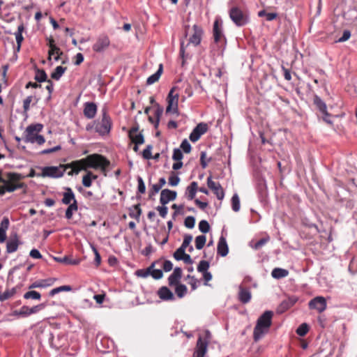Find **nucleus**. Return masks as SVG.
Segmentation results:
<instances>
[{
	"label": "nucleus",
	"instance_id": "f257e3e1",
	"mask_svg": "<svg viewBox=\"0 0 357 357\" xmlns=\"http://www.w3.org/2000/svg\"><path fill=\"white\" fill-rule=\"evenodd\" d=\"M23 176L16 172H8L3 176L0 170V195L24 188L26 185L20 182Z\"/></svg>",
	"mask_w": 357,
	"mask_h": 357
},
{
	"label": "nucleus",
	"instance_id": "f03ea898",
	"mask_svg": "<svg viewBox=\"0 0 357 357\" xmlns=\"http://www.w3.org/2000/svg\"><path fill=\"white\" fill-rule=\"evenodd\" d=\"M102 118L100 120H96L89 123L86 126V130L89 132L95 131L101 136H105L110 132L112 128V119L107 114L105 108L102 109Z\"/></svg>",
	"mask_w": 357,
	"mask_h": 357
},
{
	"label": "nucleus",
	"instance_id": "7ed1b4c3",
	"mask_svg": "<svg viewBox=\"0 0 357 357\" xmlns=\"http://www.w3.org/2000/svg\"><path fill=\"white\" fill-rule=\"evenodd\" d=\"M273 316L272 311L266 310L258 318L253 331V338L255 342L261 340L268 332L272 324Z\"/></svg>",
	"mask_w": 357,
	"mask_h": 357
},
{
	"label": "nucleus",
	"instance_id": "20e7f679",
	"mask_svg": "<svg viewBox=\"0 0 357 357\" xmlns=\"http://www.w3.org/2000/svg\"><path fill=\"white\" fill-rule=\"evenodd\" d=\"M43 126L41 123H35L28 126L23 135L24 141L26 143L35 144L43 145L45 142V137L40 135L42 131Z\"/></svg>",
	"mask_w": 357,
	"mask_h": 357
},
{
	"label": "nucleus",
	"instance_id": "39448f33",
	"mask_svg": "<svg viewBox=\"0 0 357 357\" xmlns=\"http://www.w3.org/2000/svg\"><path fill=\"white\" fill-rule=\"evenodd\" d=\"M229 15L234 24L239 27L246 25L250 21L248 13L238 6L231 7Z\"/></svg>",
	"mask_w": 357,
	"mask_h": 357
},
{
	"label": "nucleus",
	"instance_id": "423d86ee",
	"mask_svg": "<svg viewBox=\"0 0 357 357\" xmlns=\"http://www.w3.org/2000/svg\"><path fill=\"white\" fill-rule=\"evenodd\" d=\"M41 174H37V176L50 177V178H60L62 177L65 172L70 169L67 165H61L59 166H47L42 167Z\"/></svg>",
	"mask_w": 357,
	"mask_h": 357
},
{
	"label": "nucleus",
	"instance_id": "0eeeda50",
	"mask_svg": "<svg viewBox=\"0 0 357 357\" xmlns=\"http://www.w3.org/2000/svg\"><path fill=\"white\" fill-rule=\"evenodd\" d=\"M176 89V86H174L168 93L167 98L168 105L166 108V113L178 114V103L179 96L178 93H175Z\"/></svg>",
	"mask_w": 357,
	"mask_h": 357
},
{
	"label": "nucleus",
	"instance_id": "6e6552de",
	"mask_svg": "<svg viewBox=\"0 0 357 357\" xmlns=\"http://www.w3.org/2000/svg\"><path fill=\"white\" fill-rule=\"evenodd\" d=\"M90 168L101 169L105 170L109 165V162L102 155L99 154H91L87 156Z\"/></svg>",
	"mask_w": 357,
	"mask_h": 357
},
{
	"label": "nucleus",
	"instance_id": "1a4fd4ad",
	"mask_svg": "<svg viewBox=\"0 0 357 357\" xmlns=\"http://www.w3.org/2000/svg\"><path fill=\"white\" fill-rule=\"evenodd\" d=\"M213 32L215 43L221 46L225 45L226 39L223 33L222 22L219 17H217L213 23Z\"/></svg>",
	"mask_w": 357,
	"mask_h": 357
},
{
	"label": "nucleus",
	"instance_id": "9d476101",
	"mask_svg": "<svg viewBox=\"0 0 357 357\" xmlns=\"http://www.w3.org/2000/svg\"><path fill=\"white\" fill-rule=\"evenodd\" d=\"M89 164V162L87 160V157L79 160L73 161L68 164L70 171L68 172V174L69 176L78 174L81 170H86L88 168H90Z\"/></svg>",
	"mask_w": 357,
	"mask_h": 357
},
{
	"label": "nucleus",
	"instance_id": "9b49d317",
	"mask_svg": "<svg viewBox=\"0 0 357 357\" xmlns=\"http://www.w3.org/2000/svg\"><path fill=\"white\" fill-rule=\"evenodd\" d=\"M110 45V40L107 35L102 34L99 36L96 43L93 45V50L96 52H103Z\"/></svg>",
	"mask_w": 357,
	"mask_h": 357
},
{
	"label": "nucleus",
	"instance_id": "f8f14e48",
	"mask_svg": "<svg viewBox=\"0 0 357 357\" xmlns=\"http://www.w3.org/2000/svg\"><path fill=\"white\" fill-rule=\"evenodd\" d=\"M310 309L316 310L319 313H321L327 307L326 298L323 296H317L312 299L308 303Z\"/></svg>",
	"mask_w": 357,
	"mask_h": 357
},
{
	"label": "nucleus",
	"instance_id": "ddd939ff",
	"mask_svg": "<svg viewBox=\"0 0 357 357\" xmlns=\"http://www.w3.org/2000/svg\"><path fill=\"white\" fill-rule=\"evenodd\" d=\"M208 130V126L205 123H199L197 125V126L192 130L191 133L190 134L189 139L192 142H196L199 139L201 136L206 133Z\"/></svg>",
	"mask_w": 357,
	"mask_h": 357
},
{
	"label": "nucleus",
	"instance_id": "4468645a",
	"mask_svg": "<svg viewBox=\"0 0 357 357\" xmlns=\"http://www.w3.org/2000/svg\"><path fill=\"white\" fill-rule=\"evenodd\" d=\"M207 185L213 192L219 200H222L225 197V192L221 185L218 182L213 181L211 176L207 178Z\"/></svg>",
	"mask_w": 357,
	"mask_h": 357
},
{
	"label": "nucleus",
	"instance_id": "2eb2a0df",
	"mask_svg": "<svg viewBox=\"0 0 357 357\" xmlns=\"http://www.w3.org/2000/svg\"><path fill=\"white\" fill-rule=\"evenodd\" d=\"M45 303H41L32 307L28 306H22L19 311H15V314L22 317H28L32 314H36L45 307Z\"/></svg>",
	"mask_w": 357,
	"mask_h": 357
},
{
	"label": "nucleus",
	"instance_id": "dca6fc26",
	"mask_svg": "<svg viewBox=\"0 0 357 357\" xmlns=\"http://www.w3.org/2000/svg\"><path fill=\"white\" fill-rule=\"evenodd\" d=\"M207 347V341H203L202 337L199 335L193 353V357H204L206 353Z\"/></svg>",
	"mask_w": 357,
	"mask_h": 357
},
{
	"label": "nucleus",
	"instance_id": "f3484780",
	"mask_svg": "<svg viewBox=\"0 0 357 357\" xmlns=\"http://www.w3.org/2000/svg\"><path fill=\"white\" fill-rule=\"evenodd\" d=\"M177 193L176 191L164 189L160 192V202L162 205H166L169 202L176 199Z\"/></svg>",
	"mask_w": 357,
	"mask_h": 357
},
{
	"label": "nucleus",
	"instance_id": "a211bd4d",
	"mask_svg": "<svg viewBox=\"0 0 357 357\" xmlns=\"http://www.w3.org/2000/svg\"><path fill=\"white\" fill-rule=\"evenodd\" d=\"M193 34L189 38V43L197 46L201 43L203 30L198 25L195 24L193 26Z\"/></svg>",
	"mask_w": 357,
	"mask_h": 357
},
{
	"label": "nucleus",
	"instance_id": "6ab92c4d",
	"mask_svg": "<svg viewBox=\"0 0 357 357\" xmlns=\"http://www.w3.org/2000/svg\"><path fill=\"white\" fill-rule=\"evenodd\" d=\"M84 115L87 119H93L97 113V105L92 102H86L84 104Z\"/></svg>",
	"mask_w": 357,
	"mask_h": 357
},
{
	"label": "nucleus",
	"instance_id": "aec40b11",
	"mask_svg": "<svg viewBox=\"0 0 357 357\" xmlns=\"http://www.w3.org/2000/svg\"><path fill=\"white\" fill-rule=\"evenodd\" d=\"M137 127H132L129 131V137L135 144H142L144 142V136L142 133H137Z\"/></svg>",
	"mask_w": 357,
	"mask_h": 357
},
{
	"label": "nucleus",
	"instance_id": "412c9836",
	"mask_svg": "<svg viewBox=\"0 0 357 357\" xmlns=\"http://www.w3.org/2000/svg\"><path fill=\"white\" fill-rule=\"evenodd\" d=\"M238 298V300L243 304L249 303L252 298L250 289L240 286Z\"/></svg>",
	"mask_w": 357,
	"mask_h": 357
},
{
	"label": "nucleus",
	"instance_id": "4be33fe9",
	"mask_svg": "<svg viewBox=\"0 0 357 357\" xmlns=\"http://www.w3.org/2000/svg\"><path fill=\"white\" fill-rule=\"evenodd\" d=\"M217 252L221 257H225L227 255L229 252V248L227 243V241L225 237L221 236L219 238L218 246H217Z\"/></svg>",
	"mask_w": 357,
	"mask_h": 357
},
{
	"label": "nucleus",
	"instance_id": "5701e85b",
	"mask_svg": "<svg viewBox=\"0 0 357 357\" xmlns=\"http://www.w3.org/2000/svg\"><path fill=\"white\" fill-rule=\"evenodd\" d=\"M74 201H77L75 194L70 188H65V192L63 193V198L61 202L63 204L70 205Z\"/></svg>",
	"mask_w": 357,
	"mask_h": 357
},
{
	"label": "nucleus",
	"instance_id": "b1692460",
	"mask_svg": "<svg viewBox=\"0 0 357 357\" xmlns=\"http://www.w3.org/2000/svg\"><path fill=\"white\" fill-rule=\"evenodd\" d=\"M158 295L159 298L163 301H172L174 299L173 293L167 287L160 288L158 291Z\"/></svg>",
	"mask_w": 357,
	"mask_h": 357
},
{
	"label": "nucleus",
	"instance_id": "393cba45",
	"mask_svg": "<svg viewBox=\"0 0 357 357\" xmlns=\"http://www.w3.org/2000/svg\"><path fill=\"white\" fill-rule=\"evenodd\" d=\"M54 279L48 278L45 280H40L33 282L29 287V289H35V288H45L50 287L53 284L54 282Z\"/></svg>",
	"mask_w": 357,
	"mask_h": 357
},
{
	"label": "nucleus",
	"instance_id": "a878e982",
	"mask_svg": "<svg viewBox=\"0 0 357 357\" xmlns=\"http://www.w3.org/2000/svg\"><path fill=\"white\" fill-rule=\"evenodd\" d=\"M182 276V270L181 268L176 267L174 269L173 273L168 278L169 284L170 286L178 284L179 280Z\"/></svg>",
	"mask_w": 357,
	"mask_h": 357
},
{
	"label": "nucleus",
	"instance_id": "bb28decb",
	"mask_svg": "<svg viewBox=\"0 0 357 357\" xmlns=\"http://www.w3.org/2000/svg\"><path fill=\"white\" fill-rule=\"evenodd\" d=\"M9 227V220L8 218H3L0 224V243H3L6 239V231Z\"/></svg>",
	"mask_w": 357,
	"mask_h": 357
},
{
	"label": "nucleus",
	"instance_id": "cd10ccee",
	"mask_svg": "<svg viewBox=\"0 0 357 357\" xmlns=\"http://www.w3.org/2000/svg\"><path fill=\"white\" fill-rule=\"evenodd\" d=\"M20 244L19 240L17 238V235L15 236L13 238H10L7 241L6 243V252L8 253H12L15 252Z\"/></svg>",
	"mask_w": 357,
	"mask_h": 357
},
{
	"label": "nucleus",
	"instance_id": "c85d7f7f",
	"mask_svg": "<svg viewBox=\"0 0 357 357\" xmlns=\"http://www.w3.org/2000/svg\"><path fill=\"white\" fill-rule=\"evenodd\" d=\"M155 107L156 109L154 112L155 119L152 116H149V120L151 123H154V126L156 128L159 125L160 118L163 113V108L157 103L155 104Z\"/></svg>",
	"mask_w": 357,
	"mask_h": 357
},
{
	"label": "nucleus",
	"instance_id": "c756f323",
	"mask_svg": "<svg viewBox=\"0 0 357 357\" xmlns=\"http://www.w3.org/2000/svg\"><path fill=\"white\" fill-rule=\"evenodd\" d=\"M198 190L197 183L193 181L186 188V196L189 200H192L195 198L197 191Z\"/></svg>",
	"mask_w": 357,
	"mask_h": 357
},
{
	"label": "nucleus",
	"instance_id": "7c9ffc66",
	"mask_svg": "<svg viewBox=\"0 0 357 357\" xmlns=\"http://www.w3.org/2000/svg\"><path fill=\"white\" fill-rule=\"evenodd\" d=\"M314 105L317 107V108L319 110V112L323 114H326L327 111V107L326 103L321 100V98L318 96H314L313 100Z\"/></svg>",
	"mask_w": 357,
	"mask_h": 357
},
{
	"label": "nucleus",
	"instance_id": "2f4dec72",
	"mask_svg": "<svg viewBox=\"0 0 357 357\" xmlns=\"http://www.w3.org/2000/svg\"><path fill=\"white\" fill-rule=\"evenodd\" d=\"M162 70H163L162 64H160L158 70L154 74H153L152 75L149 76L147 78L146 84L148 85H151V84H154L155 82H156L159 79L160 77L161 76Z\"/></svg>",
	"mask_w": 357,
	"mask_h": 357
},
{
	"label": "nucleus",
	"instance_id": "473e14b6",
	"mask_svg": "<svg viewBox=\"0 0 357 357\" xmlns=\"http://www.w3.org/2000/svg\"><path fill=\"white\" fill-rule=\"evenodd\" d=\"M16 292L17 289L15 287L6 289L3 292H0V301L3 302L11 298L14 296Z\"/></svg>",
	"mask_w": 357,
	"mask_h": 357
},
{
	"label": "nucleus",
	"instance_id": "72a5a7b5",
	"mask_svg": "<svg viewBox=\"0 0 357 357\" xmlns=\"http://www.w3.org/2000/svg\"><path fill=\"white\" fill-rule=\"evenodd\" d=\"M288 275L289 271L282 268H275L271 272V275L275 279H281L287 277Z\"/></svg>",
	"mask_w": 357,
	"mask_h": 357
},
{
	"label": "nucleus",
	"instance_id": "f704fd0d",
	"mask_svg": "<svg viewBox=\"0 0 357 357\" xmlns=\"http://www.w3.org/2000/svg\"><path fill=\"white\" fill-rule=\"evenodd\" d=\"M166 180L164 177H162L159 179V182L157 184H154L152 185V188L149 192V196L151 197L157 194L160 190L165 185Z\"/></svg>",
	"mask_w": 357,
	"mask_h": 357
},
{
	"label": "nucleus",
	"instance_id": "c9c22d12",
	"mask_svg": "<svg viewBox=\"0 0 357 357\" xmlns=\"http://www.w3.org/2000/svg\"><path fill=\"white\" fill-rule=\"evenodd\" d=\"M78 210L77 202L74 201L72 204H70L67 209L66 210L65 217L68 220H70L73 217V213L76 212Z\"/></svg>",
	"mask_w": 357,
	"mask_h": 357
},
{
	"label": "nucleus",
	"instance_id": "e433bc0d",
	"mask_svg": "<svg viewBox=\"0 0 357 357\" xmlns=\"http://www.w3.org/2000/svg\"><path fill=\"white\" fill-rule=\"evenodd\" d=\"M92 178L96 179L97 176L94 175L91 172H88L82 178V184L84 187L89 188L92 185Z\"/></svg>",
	"mask_w": 357,
	"mask_h": 357
},
{
	"label": "nucleus",
	"instance_id": "4c0bfd02",
	"mask_svg": "<svg viewBox=\"0 0 357 357\" xmlns=\"http://www.w3.org/2000/svg\"><path fill=\"white\" fill-rule=\"evenodd\" d=\"M24 26L23 24H21L18 26L17 31L14 33L17 45H18V46H21L22 43L24 40V37L22 36V32L24 31Z\"/></svg>",
	"mask_w": 357,
	"mask_h": 357
},
{
	"label": "nucleus",
	"instance_id": "58836bf2",
	"mask_svg": "<svg viewBox=\"0 0 357 357\" xmlns=\"http://www.w3.org/2000/svg\"><path fill=\"white\" fill-rule=\"evenodd\" d=\"M66 70V68L65 67H63V66H57L54 72L52 73L51 74V77L55 80H59L61 76L63 75V73H65V71Z\"/></svg>",
	"mask_w": 357,
	"mask_h": 357
},
{
	"label": "nucleus",
	"instance_id": "ea45409f",
	"mask_svg": "<svg viewBox=\"0 0 357 357\" xmlns=\"http://www.w3.org/2000/svg\"><path fill=\"white\" fill-rule=\"evenodd\" d=\"M188 289L185 284H177L175 292L178 298H183L187 293Z\"/></svg>",
	"mask_w": 357,
	"mask_h": 357
},
{
	"label": "nucleus",
	"instance_id": "a19ab883",
	"mask_svg": "<svg viewBox=\"0 0 357 357\" xmlns=\"http://www.w3.org/2000/svg\"><path fill=\"white\" fill-rule=\"evenodd\" d=\"M34 78L38 82L47 81V75L43 70L37 69L36 70V75Z\"/></svg>",
	"mask_w": 357,
	"mask_h": 357
},
{
	"label": "nucleus",
	"instance_id": "79ce46f5",
	"mask_svg": "<svg viewBox=\"0 0 357 357\" xmlns=\"http://www.w3.org/2000/svg\"><path fill=\"white\" fill-rule=\"evenodd\" d=\"M206 241V238L204 235H200L195 238V247L197 250H201L204 248Z\"/></svg>",
	"mask_w": 357,
	"mask_h": 357
},
{
	"label": "nucleus",
	"instance_id": "37998d69",
	"mask_svg": "<svg viewBox=\"0 0 357 357\" xmlns=\"http://www.w3.org/2000/svg\"><path fill=\"white\" fill-rule=\"evenodd\" d=\"M24 298L25 299L40 300L41 295L36 291H29L24 294Z\"/></svg>",
	"mask_w": 357,
	"mask_h": 357
},
{
	"label": "nucleus",
	"instance_id": "c03bdc74",
	"mask_svg": "<svg viewBox=\"0 0 357 357\" xmlns=\"http://www.w3.org/2000/svg\"><path fill=\"white\" fill-rule=\"evenodd\" d=\"M71 290V287L70 286H68V285H63V286H61V287H56V288H54L53 289H52L49 294L50 296H54L55 294L61 292V291H69Z\"/></svg>",
	"mask_w": 357,
	"mask_h": 357
},
{
	"label": "nucleus",
	"instance_id": "a18cd8bd",
	"mask_svg": "<svg viewBox=\"0 0 357 357\" xmlns=\"http://www.w3.org/2000/svg\"><path fill=\"white\" fill-rule=\"evenodd\" d=\"M62 54V52L61 50L56 47V45L54 47H52L49 50V60L51 59L52 56L56 54V56L54 57V59L56 61H58L59 59V55Z\"/></svg>",
	"mask_w": 357,
	"mask_h": 357
},
{
	"label": "nucleus",
	"instance_id": "49530a36",
	"mask_svg": "<svg viewBox=\"0 0 357 357\" xmlns=\"http://www.w3.org/2000/svg\"><path fill=\"white\" fill-rule=\"evenodd\" d=\"M232 209L235 212L240 210V199L237 194H234L231 198Z\"/></svg>",
	"mask_w": 357,
	"mask_h": 357
},
{
	"label": "nucleus",
	"instance_id": "de8ad7c7",
	"mask_svg": "<svg viewBox=\"0 0 357 357\" xmlns=\"http://www.w3.org/2000/svg\"><path fill=\"white\" fill-rule=\"evenodd\" d=\"M180 180V178L175 174V172H172L168 181L171 186H176L179 183Z\"/></svg>",
	"mask_w": 357,
	"mask_h": 357
},
{
	"label": "nucleus",
	"instance_id": "09e8293b",
	"mask_svg": "<svg viewBox=\"0 0 357 357\" xmlns=\"http://www.w3.org/2000/svg\"><path fill=\"white\" fill-rule=\"evenodd\" d=\"M154 264H153L151 266L146 269H138L137 271H136L135 275L138 277L145 278L150 275V270L152 268Z\"/></svg>",
	"mask_w": 357,
	"mask_h": 357
},
{
	"label": "nucleus",
	"instance_id": "8fccbe9b",
	"mask_svg": "<svg viewBox=\"0 0 357 357\" xmlns=\"http://www.w3.org/2000/svg\"><path fill=\"white\" fill-rule=\"evenodd\" d=\"M142 214V209L140 208L139 204H137L134 206V211L129 213L130 217L135 218L137 220L139 219V217Z\"/></svg>",
	"mask_w": 357,
	"mask_h": 357
},
{
	"label": "nucleus",
	"instance_id": "3c124183",
	"mask_svg": "<svg viewBox=\"0 0 357 357\" xmlns=\"http://www.w3.org/2000/svg\"><path fill=\"white\" fill-rule=\"evenodd\" d=\"M308 330H309V327H308L307 324L305 323H303L298 327V328L296 329V333L299 336H304L308 332Z\"/></svg>",
	"mask_w": 357,
	"mask_h": 357
},
{
	"label": "nucleus",
	"instance_id": "603ef678",
	"mask_svg": "<svg viewBox=\"0 0 357 357\" xmlns=\"http://www.w3.org/2000/svg\"><path fill=\"white\" fill-rule=\"evenodd\" d=\"M199 229L204 234L208 232L210 230V225L208 222L205 220H201L199 223Z\"/></svg>",
	"mask_w": 357,
	"mask_h": 357
},
{
	"label": "nucleus",
	"instance_id": "864d4df0",
	"mask_svg": "<svg viewBox=\"0 0 357 357\" xmlns=\"http://www.w3.org/2000/svg\"><path fill=\"white\" fill-rule=\"evenodd\" d=\"M180 147L185 153H189L192 149L190 144L186 139L182 141Z\"/></svg>",
	"mask_w": 357,
	"mask_h": 357
},
{
	"label": "nucleus",
	"instance_id": "5fc2aeb1",
	"mask_svg": "<svg viewBox=\"0 0 357 357\" xmlns=\"http://www.w3.org/2000/svg\"><path fill=\"white\" fill-rule=\"evenodd\" d=\"M195 224V218L193 216H188L184 220V225L188 229H192Z\"/></svg>",
	"mask_w": 357,
	"mask_h": 357
},
{
	"label": "nucleus",
	"instance_id": "6e6d98bb",
	"mask_svg": "<svg viewBox=\"0 0 357 357\" xmlns=\"http://www.w3.org/2000/svg\"><path fill=\"white\" fill-rule=\"evenodd\" d=\"M208 268L209 263L207 261L202 260L198 264L197 271L200 273H204L207 271Z\"/></svg>",
	"mask_w": 357,
	"mask_h": 357
},
{
	"label": "nucleus",
	"instance_id": "4d7b16f0",
	"mask_svg": "<svg viewBox=\"0 0 357 357\" xmlns=\"http://www.w3.org/2000/svg\"><path fill=\"white\" fill-rule=\"evenodd\" d=\"M153 149L152 145H147L146 149L142 152V156L146 160H149L152 158L151 150Z\"/></svg>",
	"mask_w": 357,
	"mask_h": 357
},
{
	"label": "nucleus",
	"instance_id": "13d9d810",
	"mask_svg": "<svg viewBox=\"0 0 357 357\" xmlns=\"http://www.w3.org/2000/svg\"><path fill=\"white\" fill-rule=\"evenodd\" d=\"M183 157V153L180 149H174L172 155V159L175 161H181Z\"/></svg>",
	"mask_w": 357,
	"mask_h": 357
},
{
	"label": "nucleus",
	"instance_id": "bf43d9fd",
	"mask_svg": "<svg viewBox=\"0 0 357 357\" xmlns=\"http://www.w3.org/2000/svg\"><path fill=\"white\" fill-rule=\"evenodd\" d=\"M192 240V236L190 234H185L184 236L183 241L180 246L181 248H183L184 250H185L188 246H190V244Z\"/></svg>",
	"mask_w": 357,
	"mask_h": 357
},
{
	"label": "nucleus",
	"instance_id": "052dcab7",
	"mask_svg": "<svg viewBox=\"0 0 357 357\" xmlns=\"http://www.w3.org/2000/svg\"><path fill=\"white\" fill-rule=\"evenodd\" d=\"M206 153L204 151L201 152V156H200V163L201 166L203 169H205L207 165L208 162L211 160V158H208L206 160Z\"/></svg>",
	"mask_w": 357,
	"mask_h": 357
},
{
	"label": "nucleus",
	"instance_id": "680f3d73",
	"mask_svg": "<svg viewBox=\"0 0 357 357\" xmlns=\"http://www.w3.org/2000/svg\"><path fill=\"white\" fill-rule=\"evenodd\" d=\"M33 100V96H27L23 101V109L25 112H27L30 109V104Z\"/></svg>",
	"mask_w": 357,
	"mask_h": 357
},
{
	"label": "nucleus",
	"instance_id": "e2e57ef3",
	"mask_svg": "<svg viewBox=\"0 0 357 357\" xmlns=\"http://www.w3.org/2000/svg\"><path fill=\"white\" fill-rule=\"evenodd\" d=\"M155 208L162 218H166L168 213V208L165 206V205L158 206Z\"/></svg>",
	"mask_w": 357,
	"mask_h": 357
},
{
	"label": "nucleus",
	"instance_id": "0e129e2a",
	"mask_svg": "<svg viewBox=\"0 0 357 357\" xmlns=\"http://www.w3.org/2000/svg\"><path fill=\"white\" fill-rule=\"evenodd\" d=\"M137 183H138V187H137L138 192L141 194L144 193L146 191V186H145L144 182L142 177H140V176L137 177Z\"/></svg>",
	"mask_w": 357,
	"mask_h": 357
},
{
	"label": "nucleus",
	"instance_id": "69168bd1",
	"mask_svg": "<svg viewBox=\"0 0 357 357\" xmlns=\"http://www.w3.org/2000/svg\"><path fill=\"white\" fill-rule=\"evenodd\" d=\"M150 275L156 280L160 279L163 276V273L160 269H154L152 271H150Z\"/></svg>",
	"mask_w": 357,
	"mask_h": 357
},
{
	"label": "nucleus",
	"instance_id": "338daca9",
	"mask_svg": "<svg viewBox=\"0 0 357 357\" xmlns=\"http://www.w3.org/2000/svg\"><path fill=\"white\" fill-rule=\"evenodd\" d=\"M176 260H183L187 264H192L193 262L190 255L186 253H185L182 257H176Z\"/></svg>",
	"mask_w": 357,
	"mask_h": 357
},
{
	"label": "nucleus",
	"instance_id": "774afa93",
	"mask_svg": "<svg viewBox=\"0 0 357 357\" xmlns=\"http://www.w3.org/2000/svg\"><path fill=\"white\" fill-rule=\"evenodd\" d=\"M173 268V264L169 260H165L162 264V268L165 272L170 271Z\"/></svg>",
	"mask_w": 357,
	"mask_h": 357
}]
</instances>
